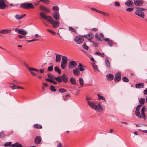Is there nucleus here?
<instances>
[{"mask_svg": "<svg viewBox=\"0 0 147 147\" xmlns=\"http://www.w3.org/2000/svg\"><path fill=\"white\" fill-rule=\"evenodd\" d=\"M40 15L41 17L47 20L48 22L51 24L53 28H56L59 26V23L58 21H54L53 19L51 16H46L43 12L40 13Z\"/></svg>", "mask_w": 147, "mask_h": 147, "instance_id": "nucleus-1", "label": "nucleus"}, {"mask_svg": "<svg viewBox=\"0 0 147 147\" xmlns=\"http://www.w3.org/2000/svg\"><path fill=\"white\" fill-rule=\"evenodd\" d=\"M20 7L22 8L25 9H34L35 7L33 4L31 3L25 2L21 4L20 5Z\"/></svg>", "mask_w": 147, "mask_h": 147, "instance_id": "nucleus-2", "label": "nucleus"}, {"mask_svg": "<svg viewBox=\"0 0 147 147\" xmlns=\"http://www.w3.org/2000/svg\"><path fill=\"white\" fill-rule=\"evenodd\" d=\"M84 37L82 36H76L74 38V41L78 44L82 43L84 41Z\"/></svg>", "mask_w": 147, "mask_h": 147, "instance_id": "nucleus-3", "label": "nucleus"}, {"mask_svg": "<svg viewBox=\"0 0 147 147\" xmlns=\"http://www.w3.org/2000/svg\"><path fill=\"white\" fill-rule=\"evenodd\" d=\"M11 29L8 28L3 29L0 30V34H10L12 32Z\"/></svg>", "mask_w": 147, "mask_h": 147, "instance_id": "nucleus-4", "label": "nucleus"}, {"mask_svg": "<svg viewBox=\"0 0 147 147\" xmlns=\"http://www.w3.org/2000/svg\"><path fill=\"white\" fill-rule=\"evenodd\" d=\"M77 65L76 63L73 60L70 61L68 63L69 68L70 69L75 67Z\"/></svg>", "mask_w": 147, "mask_h": 147, "instance_id": "nucleus-5", "label": "nucleus"}, {"mask_svg": "<svg viewBox=\"0 0 147 147\" xmlns=\"http://www.w3.org/2000/svg\"><path fill=\"white\" fill-rule=\"evenodd\" d=\"M15 31L18 33L24 36L26 35L27 33L26 31L22 29L20 30L18 28H16L15 30Z\"/></svg>", "mask_w": 147, "mask_h": 147, "instance_id": "nucleus-6", "label": "nucleus"}, {"mask_svg": "<svg viewBox=\"0 0 147 147\" xmlns=\"http://www.w3.org/2000/svg\"><path fill=\"white\" fill-rule=\"evenodd\" d=\"M135 13L136 15L141 18H144L145 17L144 12L138 9L135 11Z\"/></svg>", "mask_w": 147, "mask_h": 147, "instance_id": "nucleus-7", "label": "nucleus"}, {"mask_svg": "<svg viewBox=\"0 0 147 147\" xmlns=\"http://www.w3.org/2000/svg\"><path fill=\"white\" fill-rule=\"evenodd\" d=\"M121 79V74L120 72H118L115 74L114 80L115 82H119Z\"/></svg>", "mask_w": 147, "mask_h": 147, "instance_id": "nucleus-8", "label": "nucleus"}, {"mask_svg": "<svg viewBox=\"0 0 147 147\" xmlns=\"http://www.w3.org/2000/svg\"><path fill=\"white\" fill-rule=\"evenodd\" d=\"M8 5L5 3L4 0H0V9H3L6 7H7Z\"/></svg>", "mask_w": 147, "mask_h": 147, "instance_id": "nucleus-9", "label": "nucleus"}, {"mask_svg": "<svg viewBox=\"0 0 147 147\" xmlns=\"http://www.w3.org/2000/svg\"><path fill=\"white\" fill-rule=\"evenodd\" d=\"M134 3L136 6H140L143 4V1L142 0H134Z\"/></svg>", "mask_w": 147, "mask_h": 147, "instance_id": "nucleus-10", "label": "nucleus"}, {"mask_svg": "<svg viewBox=\"0 0 147 147\" xmlns=\"http://www.w3.org/2000/svg\"><path fill=\"white\" fill-rule=\"evenodd\" d=\"M42 140L40 136H37L35 139L34 142L36 144H39L41 142Z\"/></svg>", "mask_w": 147, "mask_h": 147, "instance_id": "nucleus-11", "label": "nucleus"}, {"mask_svg": "<svg viewBox=\"0 0 147 147\" xmlns=\"http://www.w3.org/2000/svg\"><path fill=\"white\" fill-rule=\"evenodd\" d=\"M84 36L86 38L88 39L90 42H91V41H92L91 40L93 38L94 35L92 33H91L85 35Z\"/></svg>", "mask_w": 147, "mask_h": 147, "instance_id": "nucleus-12", "label": "nucleus"}, {"mask_svg": "<svg viewBox=\"0 0 147 147\" xmlns=\"http://www.w3.org/2000/svg\"><path fill=\"white\" fill-rule=\"evenodd\" d=\"M125 4L128 7H132L134 6V2L131 0H127Z\"/></svg>", "mask_w": 147, "mask_h": 147, "instance_id": "nucleus-13", "label": "nucleus"}, {"mask_svg": "<svg viewBox=\"0 0 147 147\" xmlns=\"http://www.w3.org/2000/svg\"><path fill=\"white\" fill-rule=\"evenodd\" d=\"M39 9L40 10L43 11L46 13H49L50 12V10L49 9L42 6H40Z\"/></svg>", "mask_w": 147, "mask_h": 147, "instance_id": "nucleus-14", "label": "nucleus"}, {"mask_svg": "<svg viewBox=\"0 0 147 147\" xmlns=\"http://www.w3.org/2000/svg\"><path fill=\"white\" fill-rule=\"evenodd\" d=\"M61 77L62 81H63L65 83H67L68 82V78L66 75L63 74L61 76Z\"/></svg>", "mask_w": 147, "mask_h": 147, "instance_id": "nucleus-15", "label": "nucleus"}, {"mask_svg": "<svg viewBox=\"0 0 147 147\" xmlns=\"http://www.w3.org/2000/svg\"><path fill=\"white\" fill-rule=\"evenodd\" d=\"M94 109L98 112H101L103 111V108L100 104L96 105Z\"/></svg>", "mask_w": 147, "mask_h": 147, "instance_id": "nucleus-16", "label": "nucleus"}, {"mask_svg": "<svg viewBox=\"0 0 147 147\" xmlns=\"http://www.w3.org/2000/svg\"><path fill=\"white\" fill-rule=\"evenodd\" d=\"M78 68H75L73 71V73L76 76H78L80 74V72Z\"/></svg>", "mask_w": 147, "mask_h": 147, "instance_id": "nucleus-17", "label": "nucleus"}, {"mask_svg": "<svg viewBox=\"0 0 147 147\" xmlns=\"http://www.w3.org/2000/svg\"><path fill=\"white\" fill-rule=\"evenodd\" d=\"M88 104L90 108L93 109H94L96 106L95 103L92 101H88Z\"/></svg>", "mask_w": 147, "mask_h": 147, "instance_id": "nucleus-18", "label": "nucleus"}, {"mask_svg": "<svg viewBox=\"0 0 147 147\" xmlns=\"http://www.w3.org/2000/svg\"><path fill=\"white\" fill-rule=\"evenodd\" d=\"M53 16L54 19L56 20H59L60 16L58 12H54L53 13Z\"/></svg>", "mask_w": 147, "mask_h": 147, "instance_id": "nucleus-19", "label": "nucleus"}, {"mask_svg": "<svg viewBox=\"0 0 147 147\" xmlns=\"http://www.w3.org/2000/svg\"><path fill=\"white\" fill-rule=\"evenodd\" d=\"M114 76L112 74H107L106 75V78L109 81L113 80L114 78Z\"/></svg>", "mask_w": 147, "mask_h": 147, "instance_id": "nucleus-20", "label": "nucleus"}, {"mask_svg": "<svg viewBox=\"0 0 147 147\" xmlns=\"http://www.w3.org/2000/svg\"><path fill=\"white\" fill-rule=\"evenodd\" d=\"M144 86L143 83H139L135 84V86L136 88H143Z\"/></svg>", "mask_w": 147, "mask_h": 147, "instance_id": "nucleus-21", "label": "nucleus"}, {"mask_svg": "<svg viewBox=\"0 0 147 147\" xmlns=\"http://www.w3.org/2000/svg\"><path fill=\"white\" fill-rule=\"evenodd\" d=\"M71 83L74 85H76V80L74 77H71L70 79Z\"/></svg>", "mask_w": 147, "mask_h": 147, "instance_id": "nucleus-22", "label": "nucleus"}, {"mask_svg": "<svg viewBox=\"0 0 147 147\" xmlns=\"http://www.w3.org/2000/svg\"><path fill=\"white\" fill-rule=\"evenodd\" d=\"M25 16V14L23 15H20L18 14H16L15 15V17L16 19L18 20H19L22 19L23 17Z\"/></svg>", "mask_w": 147, "mask_h": 147, "instance_id": "nucleus-23", "label": "nucleus"}, {"mask_svg": "<svg viewBox=\"0 0 147 147\" xmlns=\"http://www.w3.org/2000/svg\"><path fill=\"white\" fill-rule=\"evenodd\" d=\"M11 146L13 147H23V146L20 144L16 143L12 144Z\"/></svg>", "mask_w": 147, "mask_h": 147, "instance_id": "nucleus-24", "label": "nucleus"}, {"mask_svg": "<svg viewBox=\"0 0 147 147\" xmlns=\"http://www.w3.org/2000/svg\"><path fill=\"white\" fill-rule=\"evenodd\" d=\"M105 62L106 66L109 68H110V63L109 61L107 58H106L105 60Z\"/></svg>", "mask_w": 147, "mask_h": 147, "instance_id": "nucleus-25", "label": "nucleus"}, {"mask_svg": "<svg viewBox=\"0 0 147 147\" xmlns=\"http://www.w3.org/2000/svg\"><path fill=\"white\" fill-rule=\"evenodd\" d=\"M78 68L80 71H82L85 70L84 66L82 64L80 63L79 64Z\"/></svg>", "mask_w": 147, "mask_h": 147, "instance_id": "nucleus-26", "label": "nucleus"}, {"mask_svg": "<svg viewBox=\"0 0 147 147\" xmlns=\"http://www.w3.org/2000/svg\"><path fill=\"white\" fill-rule=\"evenodd\" d=\"M95 55H97L98 56H100L102 57H104V53H101L98 51L94 53Z\"/></svg>", "mask_w": 147, "mask_h": 147, "instance_id": "nucleus-27", "label": "nucleus"}, {"mask_svg": "<svg viewBox=\"0 0 147 147\" xmlns=\"http://www.w3.org/2000/svg\"><path fill=\"white\" fill-rule=\"evenodd\" d=\"M67 57L63 56L62 57L61 63H67Z\"/></svg>", "mask_w": 147, "mask_h": 147, "instance_id": "nucleus-28", "label": "nucleus"}, {"mask_svg": "<svg viewBox=\"0 0 147 147\" xmlns=\"http://www.w3.org/2000/svg\"><path fill=\"white\" fill-rule=\"evenodd\" d=\"M135 114L139 118H141L140 113L139 111L135 110L134 112Z\"/></svg>", "mask_w": 147, "mask_h": 147, "instance_id": "nucleus-29", "label": "nucleus"}, {"mask_svg": "<svg viewBox=\"0 0 147 147\" xmlns=\"http://www.w3.org/2000/svg\"><path fill=\"white\" fill-rule=\"evenodd\" d=\"M95 38L96 40L100 41H101V38L100 37V35L98 34H96L95 36Z\"/></svg>", "mask_w": 147, "mask_h": 147, "instance_id": "nucleus-30", "label": "nucleus"}, {"mask_svg": "<svg viewBox=\"0 0 147 147\" xmlns=\"http://www.w3.org/2000/svg\"><path fill=\"white\" fill-rule=\"evenodd\" d=\"M55 71L58 73L59 74H60L61 73V71L60 69L57 67L56 66L54 67Z\"/></svg>", "mask_w": 147, "mask_h": 147, "instance_id": "nucleus-31", "label": "nucleus"}, {"mask_svg": "<svg viewBox=\"0 0 147 147\" xmlns=\"http://www.w3.org/2000/svg\"><path fill=\"white\" fill-rule=\"evenodd\" d=\"M33 126L34 128L38 129H41L42 127L41 125L38 124H35Z\"/></svg>", "mask_w": 147, "mask_h": 147, "instance_id": "nucleus-32", "label": "nucleus"}, {"mask_svg": "<svg viewBox=\"0 0 147 147\" xmlns=\"http://www.w3.org/2000/svg\"><path fill=\"white\" fill-rule=\"evenodd\" d=\"M56 57L55 60L56 62H57L59 61H60V60H61V55H57V54H56Z\"/></svg>", "mask_w": 147, "mask_h": 147, "instance_id": "nucleus-33", "label": "nucleus"}, {"mask_svg": "<svg viewBox=\"0 0 147 147\" xmlns=\"http://www.w3.org/2000/svg\"><path fill=\"white\" fill-rule=\"evenodd\" d=\"M145 99L144 98H140L139 100V102L140 105H143L145 102Z\"/></svg>", "mask_w": 147, "mask_h": 147, "instance_id": "nucleus-34", "label": "nucleus"}, {"mask_svg": "<svg viewBox=\"0 0 147 147\" xmlns=\"http://www.w3.org/2000/svg\"><path fill=\"white\" fill-rule=\"evenodd\" d=\"M9 86L13 90L16 89V85L12 83H9Z\"/></svg>", "mask_w": 147, "mask_h": 147, "instance_id": "nucleus-35", "label": "nucleus"}, {"mask_svg": "<svg viewBox=\"0 0 147 147\" xmlns=\"http://www.w3.org/2000/svg\"><path fill=\"white\" fill-rule=\"evenodd\" d=\"M79 80L80 84V86H82L81 87H82L84 84L83 79L82 78H79Z\"/></svg>", "mask_w": 147, "mask_h": 147, "instance_id": "nucleus-36", "label": "nucleus"}, {"mask_svg": "<svg viewBox=\"0 0 147 147\" xmlns=\"http://www.w3.org/2000/svg\"><path fill=\"white\" fill-rule=\"evenodd\" d=\"M55 79L59 83L62 82L61 77L60 76H59L55 78Z\"/></svg>", "mask_w": 147, "mask_h": 147, "instance_id": "nucleus-37", "label": "nucleus"}, {"mask_svg": "<svg viewBox=\"0 0 147 147\" xmlns=\"http://www.w3.org/2000/svg\"><path fill=\"white\" fill-rule=\"evenodd\" d=\"M69 30L74 33H76V31L73 27L70 26L68 28Z\"/></svg>", "mask_w": 147, "mask_h": 147, "instance_id": "nucleus-38", "label": "nucleus"}, {"mask_svg": "<svg viewBox=\"0 0 147 147\" xmlns=\"http://www.w3.org/2000/svg\"><path fill=\"white\" fill-rule=\"evenodd\" d=\"M67 63H61V68L63 69H65L67 66Z\"/></svg>", "mask_w": 147, "mask_h": 147, "instance_id": "nucleus-39", "label": "nucleus"}, {"mask_svg": "<svg viewBox=\"0 0 147 147\" xmlns=\"http://www.w3.org/2000/svg\"><path fill=\"white\" fill-rule=\"evenodd\" d=\"M97 96L98 97V100H100L101 99L104 100L105 98L103 96H101L99 94H97Z\"/></svg>", "mask_w": 147, "mask_h": 147, "instance_id": "nucleus-40", "label": "nucleus"}, {"mask_svg": "<svg viewBox=\"0 0 147 147\" xmlns=\"http://www.w3.org/2000/svg\"><path fill=\"white\" fill-rule=\"evenodd\" d=\"M5 136V135L4 132L2 131L0 132V138H4Z\"/></svg>", "mask_w": 147, "mask_h": 147, "instance_id": "nucleus-41", "label": "nucleus"}, {"mask_svg": "<svg viewBox=\"0 0 147 147\" xmlns=\"http://www.w3.org/2000/svg\"><path fill=\"white\" fill-rule=\"evenodd\" d=\"M58 91L61 93H63L67 92V90L63 88H61L58 89Z\"/></svg>", "mask_w": 147, "mask_h": 147, "instance_id": "nucleus-42", "label": "nucleus"}, {"mask_svg": "<svg viewBox=\"0 0 147 147\" xmlns=\"http://www.w3.org/2000/svg\"><path fill=\"white\" fill-rule=\"evenodd\" d=\"M31 70L34 71H36L38 72H39V70L36 69L34 68H30L29 69V71H32Z\"/></svg>", "mask_w": 147, "mask_h": 147, "instance_id": "nucleus-43", "label": "nucleus"}, {"mask_svg": "<svg viewBox=\"0 0 147 147\" xmlns=\"http://www.w3.org/2000/svg\"><path fill=\"white\" fill-rule=\"evenodd\" d=\"M83 48L86 50H88V47L86 45V44H84L82 45Z\"/></svg>", "mask_w": 147, "mask_h": 147, "instance_id": "nucleus-44", "label": "nucleus"}, {"mask_svg": "<svg viewBox=\"0 0 147 147\" xmlns=\"http://www.w3.org/2000/svg\"><path fill=\"white\" fill-rule=\"evenodd\" d=\"M50 90L53 92H55L56 90L55 87L52 85L50 86Z\"/></svg>", "mask_w": 147, "mask_h": 147, "instance_id": "nucleus-45", "label": "nucleus"}, {"mask_svg": "<svg viewBox=\"0 0 147 147\" xmlns=\"http://www.w3.org/2000/svg\"><path fill=\"white\" fill-rule=\"evenodd\" d=\"M70 97V96L69 95V94H66V95H65V96L63 97V100H65V101H66L68 99V97Z\"/></svg>", "mask_w": 147, "mask_h": 147, "instance_id": "nucleus-46", "label": "nucleus"}, {"mask_svg": "<svg viewBox=\"0 0 147 147\" xmlns=\"http://www.w3.org/2000/svg\"><path fill=\"white\" fill-rule=\"evenodd\" d=\"M122 80L125 82H127L129 81L128 79L125 77H124L122 78Z\"/></svg>", "mask_w": 147, "mask_h": 147, "instance_id": "nucleus-47", "label": "nucleus"}, {"mask_svg": "<svg viewBox=\"0 0 147 147\" xmlns=\"http://www.w3.org/2000/svg\"><path fill=\"white\" fill-rule=\"evenodd\" d=\"M134 10V8L131 7H128L126 9V11L129 12H132Z\"/></svg>", "mask_w": 147, "mask_h": 147, "instance_id": "nucleus-48", "label": "nucleus"}, {"mask_svg": "<svg viewBox=\"0 0 147 147\" xmlns=\"http://www.w3.org/2000/svg\"><path fill=\"white\" fill-rule=\"evenodd\" d=\"M47 31H48L50 33H51V34H54H54H56V33H55V32H54L53 31H52V30H51L50 29H47Z\"/></svg>", "mask_w": 147, "mask_h": 147, "instance_id": "nucleus-49", "label": "nucleus"}, {"mask_svg": "<svg viewBox=\"0 0 147 147\" xmlns=\"http://www.w3.org/2000/svg\"><path fill=\"white\" fill-rule=\"evenodd\" d=\"M52 9L53 10H56L57 11H58L59 10V8L57 6H53L52 8Z\"/></svg>", "mask_w": 147, "mask_h": 147, "instance_id": "nucleus-50", "label": "nucleus"}, {"mask_svg": "<svg viewBox=\"0 0 147 147\" xmlns=\"http://www.w3.org/2000/svg\"><path fill=\"white\" fill-rule=\"evenodd\" d=\"M91 42L93 43V46L94 47H96L98 46V44L97 43L93 41H91Z\"/></svg>", "mask_w": 147, "mask_h": 147, "instance_id": "nucleus-51", "label": "nucleus"}, {"mask_svg": "<svg viewBox=\"0 0 147 147\" xmlns=\"http://www.w3.org/2000/svg\"><path fill=\"white\" fill-rule=\"evenodd\" d=\"M11 143V142H6L5 144H4L3 145V146H5L6 147V146H8L10 145Z\"/></svg>", "mask_w": 147, "mask_h": 147, "instance_id": "nucleus-52", "label": "nucleus"}, {"mask_svg": "<svg viewBox=\"0 0 147 147\" xmlns=\"http://www.w3.org/2000/svg\"><path fill=\"white\" fill-rule=\"evenodd\" d=\"M39 40L38 39H33L31 40H27L26 41L30 43L32 42H34L35 41H38Z\"/></svg>", "mask_w": 147, "mask_h": 147, "instance_id": "nucleus-53", "label": "nucleus"}, {"mask_svg": "<svg viewBox=\"0 0 147 147\" xmlns=\"http://www.w3.org/2000/svg\"><path fill=\"white\" fill-rule=\"evenodd\" d=\"M114 5L116 6L119 7L120 6V3L117 1H116L115 2Z\"/></svg>", "mask_w": 147, "mask_h": 147, "instance_id": "nucleus-54", "label": "nucleus"}, {"mask_svg": "<svg viewBox=\"0 0 147 147\" xmlns=\"http://www.w3.org/2000/svg\"><path fill=\"white\" fill-rule=\"evenodd\" d=\"M141 105H140V104L138 105L136 107V110L139 111L140 108L141 107Z\"/></svg>", "mask_w": 147, "mask_h": 147, "instance_id": "nucleus-55", "label": "nucleus"}, {"mask_svg": "<svg viewBox=\"0 0 147 147\" xmlns=\"http://www.w3.org/2000/svg\"><path fill=\"white\" fill-rule=\"evenodd\" d=\"M107 42L109 46L111 47L112 46L113 42L111 40H109Z\"/></svg>", "mask_w": 147, "mask_h": 147, "instance_id": "nucleus-56", "label": "nucleus"}, {"mask_svg": "<svg viewBox=\"0 0 147 147\" xmlns=\"http://www.w3.org/2000/svg\"><path fill=\"white\" fill-rule=\"evenodd\" d=\"M53 65H52V66H50L48 67V71H52L53 69Z\"/></svg>", "mask_w": 147, "mask_h": 147, "instance_id": "nucleus-57", "label": "nucleus"}, {"mask_svg": "<svg viewBox=\"0 0 147 147\" xmlns=\"http://www.w3.org/2000/svg\"><path fill=\"white\" fill-rule=\"evenodd\" d=\"M92 65L93 69L94 70H97L98 69V67L96 65H95L94 64Z\"/></svg>", "mask_w": 147, "mask_h": 147, "instance_id": "nucleus-58", "label": "nucleus"}, {"mask_svg": "<svg viewBox=\"0 0 147 147\" xmlns=\"http://www.w3.org/2000/svg\"><path fill=\"white\" fill-rule=\"evenodd\" d=\"M92 100V98L90 97L87 96L86 98V100L87 101V103L88 101H90V100Z\"/></svg>", "mask_w": 147, "mask_h": 147, "instance_id": "nucleus-59", "label": "nucleus"}, {"mask_svg": "<svg viewBox=\"0 0 147 147\" xmlns=\"http://www.w3.org/2000/svg\"><path fill=\"white\" fill-rule=\"evenodd\" d=\"M142 117L143 119H145L146 117V115H145L144 112H141Z\"/></svg>", "mask_w": 147, "mask_h": 147, "instance_id": "nucleus-60", "label": "nucleus"}, {"mask_svg": "<svg viewBox=\"0 0 147 147\" xmlns=\"http://www.w3.org/2000/svg\"><path fill=\"white\" fill-rule=\"evenodd\" d=\"M90 60L92 61V64H95V61L93 58H90Z\"/></svg>", "mask_w": 147, "mask_h": 147, "instance_id": "nucleus-61", "label": "nucleus"}, {"mask_svg": "<svg viewBox=\"0 0 147 147\" xmlns=\"http://www.w3.org/2000/svg\"><path fill=\"white\" fill-rule=\"evenodd\" d=\"M145 109V106H144L141 109V112H144Z\"/></svg>", "mask_w": 147, "mask_h": 147, "instance_id": "nucleus-62", "label": "nucleus"}, {"mask_svg": "<svg viewBox=\"0 0 147 147\" xmlns=\"http://www.w3.org/2000/svg\"><path fill=\"white\" fill-rule=\"evenodd\" d=\"M30 73L31 75L32 76H36V73H34L32 71H30Z\"/></svg>", "mask_w": 147, "mask_h": 147, "instance_id": "nucleus-63", "label": "nucleus"}, {"mask_svg": "<svg viewBox=\"0 0 147 147\" xmlns=\"http://www.w3.org/2000/svg\"><path fill=\"white\" fill-rule=\"evenodd\" d=\"M23 63L24 64V65L26 66V67L28 69H29L30 68H29V67H28V64H27V63H26L25 62H24V63Z\"/></svg>", "mask_w": 147, "mask_h": 147, "instance_id": "nucleus-64", "label": "nucleus"}]
</instances>
